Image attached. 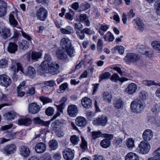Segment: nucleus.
<instances>
[{
  "label": "nucleus",
  "instance_id": "obj_1",
  "mask_svg": "<svg viewBox=\"0 0 160 160\" xmlns=\"http://www.w3.org/2000/svg\"><path fill=\"white\" fill-rule=\"evenodd\" d=\"M44 61L41 64V68L44 70H48L49 72L51 74L55 75L59 72V66L58 64L55 62H47Z\"/></svg>",
  "mask_w": 160,
  "mask_h": 160
},
{
  "label": "nucleus",
  "instance_id": "obj_2",
  "mask_svg": "<svg viewBox=\"0 0 160 160\" xmlns=\"http://www.w3.org/2000/svg\"><path fill=\"white\" fill-rule=\"evenodd\" d=\"M145 107V103L143 100L141 99H136L133 101L130 105L131 111L136 113L140 112Z\"/></svg>",
  "mask_w": 160,
  "mask_h": 160
},
{
  "label": "nucleus",
  "instance_id": "obj_3",
  "mask_svg": "<svg viewBox=\"0 0 160 160\" xmlns=\"http://www.w3.org/2000/svg\"><path fill=\"white\" fill-rule=\"evenodd\" d=\"M48 15V11L44 8L41 7L36 10L35 14H33V17H36L38 19L44 21L47 18Z\"/></svg>",
  "mask_w": 160,
  "mask_h": 160
},
{
  "label": "nucleus",
  "instance_id": "obj_4",
  "mask_svg": "<svg viewBox=\"0 0 160 160\" xmlns=\"http://www.w3.org/2000/svg\"><path fill=\"white\" fill-rule=\"evenodd\" d=\"M17 147L13 144L7 145L1 150L2 153L5 156H8L13 154L16 152Z\"/></svg>",
  "mask_w": 160,
  "mask_h": 160
},
{
  "label": "nucleus",
  "instance_id": "obj_5",
  "mask_svg": "<svg viewBox=\"0 0 160 160\" xmlns=\"http://www.w3.org/2000/svg\"><path fill=\"white\" fill-rule=\"evenodd\" d=\"M22 36L28 40H22L19 42L18 44L20 48L22 49H26L29 47V44L31 42V41L32 39L29 35L24 32H22Z\"/></svg>",
  "mask_w": 160,
  "mask_h": 160
},
{
  "label": "nucleus",
  "instance_id": "obj_6",
  "mask_svg": "<svg viewBox=\"0 0 160 160\" xmlns=\"http://www.w3.org/2000/svg\"><path fill=\"white\" fill-rule=\"evenodd\" d=\"M138 148V152L139 153L146 154L149 152L151 146L149 143L142 141L140 142Z\"/></svg>",
  "mask_w": 160,
  "mask_h": 160
},
{
  "label": "nucleus",
  "instance_id": "obj_7",
  "mask_svg": "<svg viewBox=\"0 0 160 160\" xmlns=\"http://www.w3.org/2000/svg\"><path fill=\"white\" fill-rule=\"evenodd\" d=\"M140 58V57L138 55L133 53L127 54L124 58V60L127 63H134L138 61Z\"/></svg>",
  "mask_w": 160,
  "mask_h": 160
},
{
  "label": "nucleus",
  "instance_id": "obj_8",
  "mask_svg": "<svg viewBox=\"0 0 160 160\" xmlns=\"http://www.w3.org/2000/svg\"><path fill=\"white\" fill-rule=\"evenodd\" d=\"M42 106L35 102H31L28 104V112L32 114H36L39 112Z\"/></svg>",
  "mask_w": 160,
  "mask_h": 160
},
{
  "label": "nucleus",
  "instance_id": "obj_9",
  "mask_svg": "<svg viewBox=\"0 0 160 160\" xmlns=\"http://www.w3.org/2000/svg\"><path fill=\"white\" fill-rule=\"evenodd\" d=\"M67 100V98L66 97H63L60 101V104L59 105L55 104V105L57 107L58 112L54 115L53 118V119H56L59 116L60 114V112H62V109L65 108V102Z\"/></svg>",
  "mask_w": 160,
  "mask_h": 160
},
{
  "label": "nucleus",
  "instance_id": "obj_10",
  "mask_svg": "<svg viewBox=\"0 0 160 160\" xmlns=\"http://www.w3.org/2000/svg\"><path fill=\"white\" fill-rule=\"evenodd\" d=\"M74 151L70 148H66L63 152V157L66 160H72L74 157Z\"/></svg>",
  "mask_w": 160,
  "mask_h": 160
},
{
  "label": "nucleus",
  "instance_id": "obj_11",
  "mask_svg": "<svg viewBox=\"0 0 160 160\" xmlns=\"http://www.w3.org/2000/svg\"><path fill=\"white\" fill-rule=\"evenodd\" d=\"M107 122L106 117L102 116L100 117L94 118L93 120V124L95 125L105 126Z\"/></svg>",
  "mask_w": 160,
  "mask_h": 160
},
{
  "label": "nucleus",
  "instance_id": "obj_12",
  "mask_svg": "<svg viewBox=\"0 0 160 160\" xmlns=\"http://www.w3.org/2000/svg\"><path fill=\"white\" fill-rule=\"evenodd\" d=\"M11 83L9 77L6 74L0 75V84L5 87L9 86Z\"/></svg>",
  "mask_w": 160,
  "mask_h": 160
},
{
  "label": "nucleus",
  "instance_id": "obj_13",
  "mask_svg": "<svg viewBox=\"0 0 160 160\" xmlns=\"http://www.w3.org/2000/svg\"><path fill=\"white\" fill-rule=\"evenodd\" d=\"M67 112L70 116L76 117L78 112L77 107L74 104H71L69 105L67 109Z\"/></svg>",
  "mask_w": 160,
  "mask_h": 160
},
{
  "label": "nucleus",
  "instance_id": "obj_14",
  "mask_svg": "<svg viewBox=\"0 0 160 160\" xmlns=\"http://www.w3.org/2000/svg\"><path fill=\"white\" fill-rule=\"evenodd\" d=\"M19 151L20 155L24 158H27L30 155V150L26 146H21L19 148Z\"/></svg>",
  "mask_w": 160,
  "mask_h": 160
},
{
  "label": "nucleus",
  "instance_id": "obj_15",
  "mask_svg": "<svg viewBox=\"0 0 160 160\" xmlns=\"http://www.w3.org/2000/svg\"><path fill=\"white\" fill-rule=\"evenodd\" d=\"M137 89V86L134 83L129 84L125 90V92L129 94H132L135 93Z\"/></svg>",
  "mask_w": 160,
  "mask_h": 160
},
{
  "label": "nucleus",
  "instance_id": "obj_16",
  "mask_svg": "<svg viewBox=\"0 0 160 160\" xmlns=\"http://www.w3.org/2000/svg\"><path fill=\"white\" fill-rule=\"evenodd\" d=\"M153 136V132L150 129H148L145 130L143 132L142 137L145 141H150L152 138Z\"/></svg>",
  "mask_w": 160,
  "mask_h": 160
},
{
  "label": "nucleus",
  "instance_id": "obj_17",
  "mask_svg": "<svg viewBox=\"0 0 160 160\" xmlns=\"http://www.w3.org/2000/svg\"><path fill=\"white\" fill-rule=\"evenodd\" d=\"M60 45L63 49H65L72 46L71 42L68 38H62L60 41Z\"/></svg>",
  "mask_w": 160,
  "mask_h": 160
},
{
  "label": "nucleus",
  "instance_id": "obj_18",
  "mask_svg": "<svg viewBox=\"0 0 160 160\" xmlns=\"http://www.w3.org/2000/svg\"><path fill=\"white\" fill-rule=\"evenodd\" d=\"M75 123L78 126L80 127H83L86 125L87 120L84 117L79 116L76 119Z\"/></svg>",
  "mask_w": 160,
  "mask_h": 160
},
{
  "label": "nucleus",
  "instance_id": "obj_19",
  "mask_svg": "<svg viewBox=\"0 0 160 160\" xmlns=\"http://www.w3.org/2000/svg\"><path fill=\"white\" fill-rule=\"evenodd\" d=\"M11 35L10 29L8 28H0V36L6 39Z\"/></svg>",
  "mask_w": 160,
  "mask_h": 160
},
{
  "label": "nucleus",
  "instance_id": "obj_20",
  "mask_svg": "<svg viewBox=\"0 0 160 160\" xmlns=\"http://www.w3.org/2000/svg\"><path fill=\"white\" fill-rule=\"evenodd\" d=\"M15 134L12 132H9L6 133L5 138H0L1 143L8 142L15 138Z\"/></svg>",
  "mask_w": 160,
  "mask_h": 160
},
{
  "label": "nucleus",
  "instance_id": "obj_21",
  "mask_svg": "<svg viewBox=\"0 0 160 160\" xmlns=\"http://www.w3.org/2000/svg\"><path fill=\"white\" fill-rule=\"evenodd\" d=\"M46 148L45 144L42 142H40L37 144L35 147L36 152L39 153L44 152Z\"/></svg>",
  "mask_w": 160,
  "mask_h": 160
},
{
  "label": "nucleus",
  "instance_id": "obj_22",
  "mask_svg": "<svg viewBox=\"0 0 160 160\" xmlns=\"http://www.w3.org/2000/svg\"><path fill=\"white\" fill-rule=\"evenodd\" d=\"M32 122V120L29 118L23 117L18 120V124L20 125L28 126Z\"/></svg>",
  "mask_w": 160,
  "mask_h": 160
},
{
  "label": "nucleus",
  "instance_id": "obj_23",
  "mask_svg": "<svg viewBox=\"0 0 160 160\" xmlns=\"http://www.w3.org/2000/svg\"><path fill=\"white\" fill-rule=\"evenodd\" d=\"M0 4H2L0 5V17H2L6 14L7 5L6 2L2 0H0Z\"/></svg>",
  "mask_w": 160,
  "mask_h": 160
},
{
  "label": "nucleus",
  "instance_id": "obj_24",
  "mask_svg": "<svg viewBox=\"0 0 160 160\" xmlns=\"http://www.w3.org/2000/svg\"><path fill=\"white\" fill-rule=\"evenodd\" d=\"M33 123L35 124H40L47 127L49 126L50 123V122L48 121H44L42 120L39 117L34 118L33 119Z\"/></svg>",
  "mask_w": 160,
  "mask_h": 160
},
{
  "label": "nucleus",
  "instance_id": "obj_25",
  "mask_svg": "<svg viewBox=\"0 0 160 160\" xmlns=\"http://www.w3.org/2000/svg\"><path fill=\"white\" fill-rule=\"evenodd\" d=\"M102 98L106 102L111 103L112 96L111 93L108 91H105L103 93Z\"/></svg>",
  "mask_w": 160,
  "mask_h": 160
},
{
  "label": "nucleus",
  "instance_id": "obj_26",
  "mask_svg": "<svg viewBox=\"0 0 160 160\" xmlns=\"http://www.w3.org/2000/svg\"><path fill=\"white\" fill-rule=\"evenodd\" d=\"M110 79L111 81L115 82H116L117 81H119L122 82L128 80V79L124 77L120 78L118 75L117 73L113 74L110 77Z\"/></svg>",
  "mask_w": 160,
  "mask_h": 160
},
{
  "label": "nucleus",
  "instance_id": "obj_27",
  "mask_svg": "<svg viewBox=\"0 0 160 160\" xmlns=\"http://www.w3.org/2000/svg\"><path fill=\"white\" fill-rule=\"evenodd\" d=\"M81 102L82 105L85 108H89L91 107L92 101L88 98H83Z\"/></svg>",
  "mask_w": 160,
  "mask_h": 160
},
{
  "label": "nucleus",
  "instance_id": "obj_28",
  "mask_svg": "<svg viewBox=\"0 0 160 160\" xmlns=\"http://www.w3.org/2000/svg\"><path fill=\"white\" fill-rule=\"evenodd\" d=\"M125 160H139V158L136 153L130 152L126 156Z\"/></svg>",
  "mask_w": 160,
  "mask_h": 160
},
{
  "label": "nucleus",
  "instance_id": "obj_29",
  "mask_svg": "<svg viewBox=\"0 0 160 160\" xmlns=\"http://www.w3.org/2000/svg\"><path fill=\"white\" fill-rule=\"evenodd\" d=\"M137 25V29L140 32H142L144 29V26L142 21L139 18H137L134 20Z\"/></svg>",
  "mask_w": 160,
  "mask_h": 160
},
{
  "label": "nucleus",
  "instance_id": "obj_30",
  "mask_svg": "<svg viewBox=\"0 0 160 160\" xmlns=\"http://www.w3.org/2000/svg\"><path fill=\"white\" fill-rule=\"evenodd\" d=\"M114 107L116 109H120L123 107L124 102L121 98L115 99L113 103Z\"/></svg>",
  "mask_w": 160,
  "mask_h": 160
},
{
  "label": "nucleus",
  "instance_id": "obj_31",
  "mask_svg": "<svg viewBox=\"0 0 160 160\" xmlns=\"http://www.w3.org/2000/svg\"><path fill=\"white\" fill-rule=\"evenodd\" d=\"M9 21L10 24L14 27H16L20 29V27L18 25V23L16 20L15 18L13 15L10 14L9 16Z\"/></svg>",
  "mask_w": 160,
  "mask_h": 160
},
{
  "label": "nucleus",
  "instance_id": "obj_32",
  "mask_svg": "<svg viewBox=\"0 0 160 160\" xmlns=\"http://www.w3.org/2000/svg\"><path fill=\"white\" fill-rule=\"evenodd\" d=\"M135 140L132 138H127L125 142L127 148L130 150H132L135 147Z\"/></svg>",
  "mask_w": 160,
  "mask_h": 160
},
{
  "label": "nucleus",
  "instance_id": "obj_33",
  "mask_svg": "<svg viewBox=\"0 0 160 160\" xmlns=\"http://www.w3.org/2000/svg\"><path fill=\"white\" fill-rule=\"evenodd\" d=\"M36 73L35 69L32 67L29 66L28 68L26 71L25 72V74L29 77H32L36 74Z\"/></svg>",
  "mask_w": 160,
  "mask_h": 160
},
{
  "label": "nucleus",
  "instance_id": "obj_34",
  "mask_svg": "<svg viewBox=\"0 0 160 160\" xmlns=\"http://www.w3.org/2000/svg\"><path fill=\"white\" fill-rule=\"evenodd\" d=\"M18 50V46L13 42L10 43L8 47V50L10 53H15Z\"/></svg>",
  "mask_w": 160,
  "mask_h": 160
},
{
  "label": "nucleus",
  "instance_id": "obj_35",
  "mask_svg": "<svg viewBox=\"0 0 160 160\" xmlns=\"http://www.w3.org/2000/svg\"><path fill=\"white\" fill-rule=\"evenodd\" d=\"M57 57L60 59L63 60L65 61L68 60L67 55L63 51L60 50L58 51L57 53Z\"/></svg>",
  "mask_w": 160,
  "mask_h": 160
},
{
  "label": "nucleus",
  "instance_id": "obj_36",
  "mask_svg": "<svg viewBox=\"0 0 160 160\" xmlns=\"http://www.w3.org/2000/svg\"><path fill=\"white\" fill-rule=\"evenodd\" d=\"M17 114L15 112H8L4 115V118L8 120H12L17 117Z\"/></svg>",
  "mask_w": 160,
  "mask_h": 160
},
{
  "label": "nucleus",
  "instance_id": "obj_37",
  "mask_svg": "<svg viewBox=\"0 0 160 160\" xmlns=\"http://www.w3.org/2000/svg\"><path fill=\"white\" fill-rule=\"evenodd\" d=\"M80 20L82 22H84L85 23L86 26H89L90 23L89 20L86 14H81L79 16Z\"/></svg>",
  "mask_w": 160,
  "mask_h": 160
},
{
  "label": "nucleus",
  "instance_id": "obj_38",
  "mask_svg": "<svg viewBox=\"0 0 160 160\" xmlns=\"http://www.w3.org/2000/svg\"><path fill=\"white\" fill-rule=\"evenodd\" d=\"M50 148L51 150H56L58 147V143L55 140L52 139L49 142Z\"/></svg>",
  "mask_w": 160,
  "mask_h": 160
},
{
  "label": "nucleus",
  "instance_id": "obj_39",
  "mask_svg": "<svg viewBox=\"0 0 160 160\" xmlns=\"http://www.w3.org/2000/svg\"><path fill=\"white\" fill-rule=\"evenodd\" d=\"M109 27V25H107L105 24H101L98 30V32L101 35L103 36L104 34V32L106 31Z\"/></svg>",
  "mask_w": 160,
  "mask_h": 160
},
{
  "label": "nucleus",
  "instance_id": "obj_40",
  "mask_svg": "<svg viewBox=\"0 0 160 160\" xmlns=\"http://www.w3.org/2000/svg\"><path fill=\"white\" fill-rule=\"evenodd\" d=\"M42 55V54L40 52H32L31 54V59L32 60L36 61L41 58Z\"/></svg>",
  "mask_w": 160,
  "mask_h": 160
},
{
  "label": "nucleus",
  "instance_id": "obj_41",
  "mask_svg": "<svg viewBox=\"0 0 160 160\" xmlns=\"http://www.w3.org/2000/svg\"><path fill=\"white\" fill-rule=\"evenodd\" d=\"M142 83L147 86H149L151 85H158L160 86V84L156 83L154 81L144 80L141 82Z\"/></svg>",
  "mask_w": 160,
  "mask_h": 160
},
{
  "label": "nucleus",
  "instance_id": "obj_42",
  "mask_svg": "<svg viewBox=\"0 0 160 160\" xmlns=\"http://www.w3.org/2000/svg\"><path fill=\"white\" fill-rule=\"evenodd\" d=\"M68 55L70 57H73L75 55V51L72 46L65 49Z\"/></svg>",
  "mask_w": 160,
  "mask_h": 160
},
{
  "label": "nucleus",
  "instance_id": "obj_43",
  "mask_svg": "<svg viewBox=\"0 0 160 160\" xmlns=\"http://www.w3.org/2000/svg\"><path fill=\"white\" fill-rule=\"evenodd\" d=\"M138 51L141 54L148 55L149 53L147 51L146 48L143 45H141L138 48Z\"/></svg>",
  "mask_w": 160,
  "mask_h": 160
},
{
  "label": "nucleus",
  "instance_id": "obj_44",
  "mask_svg": "<svg viewBox=\"0 0 160 160\" xmlns=\"http://www.w3.org/2000/svg\"><path fill=\"white\" fill-rule=\"evenodd\" d=\"M70 140L73 144L77 145L80 141L79 137L76 135H72L70 137Z\"/></svg>",
  "mask_w": 160,
  "mask_h": 160
},
{
  "label": "nucleus",
  "instance_id": "obj_45",
  "mask_svg": "<svg viewBox=\"0 0 160 160\" xmlns=\"http://www.w3.org/2000/svg\"><path fill=\"white\" fill-rule=\"evenodd\" d=\"M110 144V141L107 139H105L102 140L100 142V145L104 148L108 147Z\"/></svg>",
  "mask_w": 160,
  "mask_h": 160
},
{
  "label": "nucleus",
  "instance_id": "obj_46",
  "mask_svg": "<svg viewBox=\"0 0 160 160\" xmlns=\"http://www.w3.org/2000/svg\"><path fill=\"white\" fill-rule=\"evenodd\" d=\"M102 132L99 130L93 131L92 132V139L95 140L100 137L102 136Z\"/></svg>",
  "mask_w": 160,
  "mask_h": 160
},
{
  "label": "nucleus",
  "instance_id": "obj_47",
  "mask_svg": "<svg viewBox=\"0 0 160 160\" xmlns=\"http://www.w3.org/2000/svg\"><path fill=\"white\" fill-rule=\"evenodd\" d=\"M104 39L106 41L108 40L109 42H112L114 38L113 35L110 32H108L106 35L104 37Z\"/></svg>",
  "mask_w": 160,
  "mask_h": 160
},
{
  "label": "nucleus",
  "instance_id": "obj_48",
  "mask_svg": "<svg viewBox=\"0 0 160 160\" xmlns=\"http://www.w3.org/2000/svg\"><path fill=\"white\" fill-rule=\"evenodd\" d=\"M68 85L67 83H64L61 84L59 87V89L57 90V92L60 93L63 92L68 88Z\"/></svg>",
  "mask_w": 160,
  "mask_h": 160
},
{
  "label": "nucleus",
  "instance_id": "obj_49",
  "mask_svg": "<svg viewBox=\"0 0 160 160\" xmlns=\"http://www.w3.org/2000/svg\"><path fill=\"white\" fill-rule=\"evenodd\" d=\"M8 66V61L3 58L0 60V68H7Z\"/></svg>",
  "mask_w": 160,
  "mask_h": 160
},
{
  "label": "nucleus",
  "instance_id": "obj_50",
  "mask_svg": "<svg viewBox=\"0 0 160 160\" xmlns=\"http://www.w3.org/2000/svg\"><path fill=\"white\" fill-rule=\"evenodd\" d=\"M152 48L155 49L160 51V42L155 41L152 43Z\"/></svg>",
  "mask_w": 160,
  "mask_h": 160
},
{
  "label": "nucleus",
  "instance_id": "obj_51",
  "mask_svg": "<svg viewBox=\"0 0 160 160\" xmlns=\"http://www.w3.org/2000/svg\"><path fill=\"white\" fill-rule=\"evenodd\" d=\"M39 99L43 102V104L52 102V100L50 98L43 96L40 97Z\"/></svg>",
  "mask_w": 160,
  "mask_h": 160
},
{
  "label": "nucleus",
  "instance_id": "obj_52",
  "mask_svg": "<svg viewBox=\"0 0 160 160\" xmlns=\"http://www.w3.org/2000/svg\"><path fill=\"white\" fill-rule=\"evenodd\" d=\"M111 76V74L108 72H105L101 74L99 78L102 80L108 79Z\"/></svg>",
  "mask_w": 160,
  "mask_h": 160
},
{
  "label": "nucleus",
  "instance_id": "obj_53",
  "mask_svg": "<svg viewBox=\"0 0 160 160\" xmlns=\"http://www.w3.org/2000/svg\"><path fill=\"white\" fill-rule=\"evenodd\" d=\"M82 141L80 144L81 147L84 150L87 149V143L85 139L83 137H81Z\"/></svg>",
  "mask_w": 160,
  "mask_h": 160
},
{
  "label": "nucleus",
  "instance_id": "obj_54",
  "mask_svg": "<svg viewBox=\"0 0 160 160\" xmlns=\"http://www.w3.org/2000/svg\"><path fill=\"white\" fill-rule=\"evenodd\" d=\"M80 7L83 11H85L90 7V5L86 2H84L81 4Z\"/></svg>",
  "mask_w": 160,
  "mask_h": 160
},
{
  "label": "nucleus",
  "instance_id": "obj_55",
  "mask_svg": "<svg viewBox=\"0 0 160 160\" xmlns=\"http://www.w3.org/2000/svg\"><path fill=\"white\" fill-rule=\"evenodd\" d=\"M103 47V41L102 39H99L97 42V49L98 52L101 51Z\"/></svg>",
  "mask_w": 160,
  "mask_h": 160
},
{
  "label": "nucleus",
  "instance_id": "obj_56",
  "mask_svg": "<svg viewBox=\"0 0 160 160\" xmlns=\"http://www.w3.org/2000/svg\"><path fill=\"white\" fill-rule=\"evenodd\" d=\"M54 112L53 108L51 107H49L46 109L45 113L48 116H51L53 114Z\"/></svg>",
  "mask_w": 160,
  "mask_h": 160
},
{
  "label": "nucleus",
  "instance_id": "obj_57",
  "mask_svg": "<svg viewBox=\"0 0 160 160\" xmlns=\"http://www.w3.org/2000/svg\"><path fill=\"white\" fill-rule=\"evenodd\" d=\"M76 33L77 35V36L78 38L80 39L83 40L85 38V34L84 33L82 30L79 31H77L76 32Z\"/></svg>",
  "mask_w": 160,
  "mask_h": 160
},
{
  "label": "nucleus",
  "instance_id": "obj_58",
  "mask_svg": "<svg viewBox=\"0 0 160 160\" xmlns=\"http://www.w3.org/2000/svg\"><path fill=\"white\" fill-rule=\"evenodd\" d=\"M11 69L13 70L14 73L12 76V78L14 81H16L18 80V76L16 74V67L15 66H12Z\"/></svg>",
  "mask_w": 160,
  "mask_h": 160
},
{
  "label": "nucleus",
  "instance_id": "obj_59",
  "mask_svg": "<svg viewBox=\"0 0 160 160\" xmlns=\"http://www.w3.org/2000/svg\"><path fill=\"white\" fill-rule=\"evenodd\" d=\"M111 68L116 71L121 76H125L124 74L122 72L120 68L114 66H112Z\"/></svg>",
  "mask_w": 160,
  "mask_h": 160
},
{
  "label": "nucleus",
  "instance_id": "obj_60",
  "mask_svg": "<svg viewBox=\"0 0 160 160\" xmlns=\"http://www.w3.org/2000/svg\"><path fill=\"white\" fill-rule=\"evenodd\" d=\"M154 6L157 14L160 15V0L154 4Z\"/></svg>",
  "mask_w": 160,
  "mask_h": 160
},
{
  "label": "nucleus",
  "instance_id": "obj_61",
  "mask_svg": "<svg viewBox=\"0 0 160 160\" xmlns=\"http://www.w3.org/2000/svg\"><path fill=\"white\" fill-rule=\"evenodd\" d=\"M114 49L118 50L119 53L121 55L123 54L124 53V48L123 46L117 45Z\"/></svg>",
  "mask_w": 160,
  "mask_h": 160
},
{
  "label": "nucleus",
  "instance_id": "obj_62",
  "mask_svg": "<svg viewBox=\"0 0 160 160\" xmlns=\"http://www.w3.org/2000/svg\"><path fill=\"white\" fill-rule=\"evenodd\" d=\"M19 36V34L18 31L14 30V34L13 36L10 39L11 40L13 39V41L14 42H16L18 40V38Z\"/></svg>",
  "mask_w": 160,
  "mask_h": 160
},
{
  "label": "nucleus",
  "instance_id": "obj_63",
  "mask_svg": "<svg viewBox=\"0 0 160 160\" xmlns=\"http://www.w3.org/2000/svg\"><path fill=\"white\" fill-rule=\"evenodd\" d=\"M82 31L84 33L88 35H92L94 33V32L92 30H91L89 28H85L82 29Z\"/></svg>",
  "mask_w": 160,
  "mask_h": 160
},
{
  "label": "nucleus",
  "instance_id": "obj_64",
  "mask_svg": "<svg viewBox=\"0 0 160 160\" xmlns=\"http://www.w3.org/2000/svg\"><path fill=\"white\" fill-rule=\"evenodd\" d=\"M44 84L50 87L54 86L56 84L55 81L51 80L49 81H45Z\"/></svg>",
  "mask_w": 160,
  "mask_h": 160
}]
</instances>
